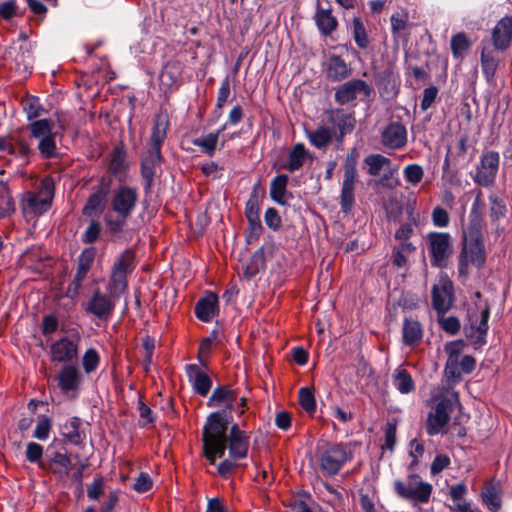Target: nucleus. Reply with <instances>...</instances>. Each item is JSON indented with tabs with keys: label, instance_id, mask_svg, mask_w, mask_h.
Returning <instances> with one entry per match:
<instances>
[{
	"label": "nucleus",
	"instance_id": "obj_1",
	"mask_svg": "<svg viewBox=\"0 0 512 512\" xmlns=\"http://www.w3.org/2000/svg\"><path fill=\"white\" fill-rule=\"evenodd\" d=\"M232 416L214 412L207 418L203 427V451L210 464H215L216 458H222L228 448L233 460L247 457L249 437L237 424L231 426L227 434L228 424Z\"/></svg>",
	"mask_w": 512,
	"mask_h": 512
},
{
	"label": "nucleus",
	"instance_id": "obj_2",
	"mask_svg": "<svg viewBox=\"0 0 512 512\" xmlns=\"http://www.w3.org/2000/svg\"><path fill=\"white\" fill-rule=\"evenodd\" d=\"M486 261L482 227L479 220H471L463 231L462 249L458 256L459 276L467 278L471 267L481 268Z\"/></svg>",
	"mask_w": 512,
	"mask_h": 512
},
{
	"label": "nucleus",
	"instance_id": "obj_3",
	"mask_svg": "<svg viewBox=\"0 0 512 512\" xmlns=\"http://www.w3.org/2000/svg\"><path fill=\"white\" fill-rule=\"evenodd\" d=\"M169 127L168 120L157 116L154 120L147 148L141 155V175L145 181V189L149 190L156 176L157 168L162 162L161 147Z\"/></svg>",
	"mask_w": 512,
	"mask_h": 512
},
{
	"label": "nucleus",
	"instance_id": "obj_4",
	"mask_svg": "<svg viewBox=\"0 0 512 512\" xmlns=\"http://www.w3.org/2000/svg\"><path fill=\"white\" fill-rule=\"evenodd\" d=\"M138 202V191L130 186H120L113 194L110 202L111 211L115 217L110 214L105 216V223L109 231L113 234L124 230L127 220L131 217Z\"/></svg>",
	"mask_w": 512,
	"mask_h": 512
},
{
	"label": "nucleus",
	"instance_id": "obj_5",
	"mask_svg": "<svg viewBox=\"0 0 512 512\" xmlns=\"http://www.w3.org/2000/svg\"><path fill=\"white\" fill-rule=\"evenodd\" d=\"M54 197V182L50 177L41 180L37 191L25 192L20 207L27 220L34 219L50 208Z\"/></svg>",
	"mask_w": 512,
	"mask_h": 512
},
{
	"label": "nucleus",
	"instance_id": "obj_6",
	"mask_svg": "<svg viewBox=\"0 0 512 512\" xmlns=\"http://www.w3.org/2000/svg\"><path fill=\"white\" fill-rule=\"evenodd\" d=\"M136 267L135 252L126 249L115 259L111 266L106 291L121 297L128 289V276Z\"/></svg>",
	"mask_w": 512,
	"mask_h": 512
},
{
	"label": "nucleus",
	"instance_id": "obj_7",
	"mask_svg": "<svg viewBox=\"0 0 512 512\" xmlns=\"http://www.w3.org/2000/svg\"><path fill=\"white\" fill-rule=\"evenodd\" d=\"M394 489L401 498L417 503H427L432 493V485L417 474L409 475L405 482L396 480Z\"/></svg>",
	"mask_w": 512,
	"mask_h": 512
},
{
	"label": "nucleus",
	"instance_id": "obj_8",
	"mask_svg": "<svg viewBox=\"0 0 512 512\" xmlns=\"http://www.w3.org/2000/svg\"><path fill=\"white\" fill-rule=\"evenodd\" d=\"M430 262L433 267H445L453 253L451 236L444 232H430L427 235Z\"/></svg>",
	"mask_w": 512,
	"mask_h": 512
},
{
	"label": "nucleus",
	"instance_id": "obj_9",
	"mask_svg": "<svg viewBox=\"0 0 512 512\" xmlns=\"http://www.w3.org/2000/svg\"><path fill=\"white\" fill-rule=\"evenodd\" d=\"M119 298L110 292L103 293L99 288H96L83 307L87 314H91L100 320H107L113 314Z\"/></svg>",
	"mask_w": 512,
	"mask_h": 512
},
{
	"label": "nucleus",
	"instance_id": "obj_10",
	"mask_svg": "<svg viewBox=\"0 0 512 512\" xmlns=\"http://www.w3.org/2000/svg\"><path fill=\"white\" fill-rule=\"evenodd\" d=\"M96 256L95 247L84 248L77 259L76 271L71 283L66 289V296L70 299H75L79 295L84 280L94 263Z\"/></svg>",
	"mask_w": 512,
	"mask_h": 512
},
{
	"label": "nucleus",
	"instance_id": "obj_11",
	"mask_svg": "<svg viewBox=\"0 0 512 512\" xmlns=\"http://www.w3.org/2000/svg\"><path fill=\"white\" fill-rule=\"evenodd\" d=\"M350 458V453L343 445H329L319 457L321 471L327 476L336 475Z\"/></svg>",
	"mask_w": 512,
	"mask_h": 512
},
{
	"label": "nucleus",
	"instance_id": "obj_12",
	"mask_svg": "<svg viewBox=\"0 0 512 512\" xmlns=\"http://www.w3.org/2000/svg\"><path fill=\"white\" fill-rule=\"evenodd\" d=\"M357 176L356 159L348 156L344 163V175L340 195V205L343 212L351 211L354 202V186Z\"/></svg>",
	"mask_w": 512,
	"mask_h": 512
},
{
	"label": "nucleus",
	"instance_id": "obj_13",
	"mask_svg": "<svg viewBox=\"0 0 512 512\" xmlns=\"http://www.w3.org/2000/svg\"><path fill=\"white\" fill-rule=\"evenodd\" d=\"M372 88L361 79H353L339 86L335 91V101L340 105H346L358 98L359 95L370 97Z\"/></svg>",
	"mask_w": 512,
	"mask_h": 512
},
{
	"label": "nucleus",
	"instance_id": "obj_14",
	"mask_svg": "<svg viewBox=\"0 0 512 512\" xmlns=\"http://www.w3.org/2000/svg\"><path fill=\"white\" fill-rule=\"evenodd\" d=\"M452 402L442 398L436 404L434 411L430 412L426 421V431L429 435H437L443 432L450 419Z\"/></svg>",
	"mask_w": 512,
	"mask_h": 512
},
{
	"label": "nucleus",
	"instance_id": "obj_15",
	"mask_svg": "<svg viewBox=\"0 0 512 512\" xmlns=\"http://www.w3.org/2000/svg\"><path fill=\"white\" fill-rule=\"evenodd\" d=\"M499 159L497 152L489 151L484 153L474 176L475 183L484 187L492 185L498 172Z\"/></svg>",
	"mask_w": 512,
	"mask_h": 512
},
{
	"label": "nucleus",
	"instance_id": "obj_16",
	"mask_svg": "<svg viewBox=\"0 0 512 512\" xmlns=\"http://www.w3.org/2000/svg\"><path fill=\"white\" fill-rule=\"evenodd\" d=\"M453 285L448 279H442L432 287V306L437 313H446L453 305Z\"/></svg>",
	"mask_w": 512,
	"mask_h": 512
},
{
	"label": "nucleus",
	"instance_id": "obj_17",
	"mask_svg": "<svg viewBox=\"0 0 512 512\" xmlns=\"http://www.w3.org/2000/svg\"><path fill=\"white\" fill-rule=\"evenodd\" d=\"M78 344L67 337H63L50 346V359L52 362L70 364L77 361Z\"/></svg>",
	"mask_w": 512,
	"mask_h": 512
},
{
	"label": "nucleus",
	"instance_id": "obj_18",
	"mask_svg": "<svg viewBox=\"0 0 512 512\" xmlns=\"http://www.w3.org/2000/svg\"><path fill=\"white\" fill-rule=\"evenodd\" d=\"M482 49H481V68L482 72L488 82H491L497 69L501 62L500 52H502L499 48L492 46L489 42L482 41Z\"/></svg>",
	"mask_w": 512,
	"mask_h": 512
},
{
	"label": "nucleus",
	"instance_id": "obj_19",
	"mask_svg": "<svg viewBox=\"0 0 512 512\" xmlns=\"http://www.w3.org/2000/svg\"><path fill=\"white\" fill-rule=\"evenodd\" d=\"M237 394L234 390L230 389L229 386H219L214 389L209 400V407H224L219 413L232 416L231 413L235 410V401Z\"/></svg>",
	"mask_w": 512,
	"mask_h": 512
},
{
	"label": "nucleus",
	"instance_id": "obj_20",
	"mask_svg": "<svg viewBox=\"0 0 512 512\" xmlns=\"http://www.w3.org/2000/svg\"><path fill=\"white\" fill-rule=\"evenodd\" d=\"M381 142L390 149H401L407 143L406 127L400 122H392L381 133Z\"/></svg>",
	"mask_w": 512,
	"mask_h": 512
},
{
	"label": "nucleus",
	"instance_id": "obj_21",
	"mask_svg": "<svg viewBox=\"0 0 512 512\" xmlns=\"http://www.w3.org/2000/svg\"><path fill=\"white\" fill-rule=\"evenodd\" d=\"M56 379L61 392H75L80 388L82 374L76 365L66 364L61 368Z\"/></svg>",
	"mask_w": 512,
	"mask_h": 512
},
{
	"label": "nucleus",
	"instance_id": "obj_22",
	"mask_svg": "<svg viewBox=\"0 0 512 512\" xmlns=\"http://www.w3.org/2000/svg\"><path fill=\"white\" fill-rule=\"evenodd\" d=\"M512 41V17H503L492 30V46L505 51Z\"/></svg>",
	"mask_w": 512,
	"mask_h": 512
},
{
	"label": "nucleus",
	"instance_id": "obj_23",
	"mask_svg": "<svg viewBox=\"0 0 512 512\" xmlns=\"http://www.w3.org/2000/svg\"><path fill=\"white\" fill-rule=\"evenodd\" d=\"M186 374L192 387L199 395L206 396L209 393L212 387V380L198 365H187Z\"/></svg>",
	"mask_w": 512,
	"mask_h": 512
},
{
	"label": "nucleus",
	"instance_id": "obj_24",
	"mask_svg": "<svg viewBox=\"0 0 512 512\" xmlns=\"http://www.w3.org/2000/svg\"><path fill=\"white\" fill-rule=\"evenodd\" d=\"M0 151L21 158H28L33 154V150L27 141L20 136L0 137Z\"/></svg>",
	"mask_w": 512,
	"mask_h": 512
},
{
	"label": "nucleus",
	"instance_id": "obj_25",
	"mask_svg": "<svg viewBox=\"0 0 512 512\" xmlns=\"http://www.w3.org/2000/svg\"><path fill=\"white\" fill-rule=\"evenodd\" d=\"M218 313V296L208 293L195 305V315L203 322H210Z\"/></svg>",
	"mask_w": 512,
	"mask_h": 512
},
{
	"label": "nucleus",
	"instance_id": "obj_26",
	"mask_svg": "<svg viewBox=\"0 0 512 512\" xmlns=\"http://www.w3.org/2000/svg\"><path fill=\"white\" fill-rule=\"evenodd\" d=\"M403 343L407 346L414 347L418 345L423 338V328L416 319L405 318L402 327Z\"/></svg>",
	"mask_w": 512,
	"mask_h": 512
},
{
	"label": "nucleus",
	"instance_id": "obj_27",
	"mask_svg": "<svg viewBox=\"0 0 512 512\" xmlns=\"http://www.w3.org/2000/svg\"><path fill=\"white\" fill-rule=\"evenodd\" d=\"M47 465L46 470L51 471L58 479L63 480L70 473L71 459L66 454L55 452Z\"/></svg>",
	"mask_w": 512,
	"mask_h": 512
},
{
	"label": "nucleus",
	"instance_id": "obj_28",
	"mask_svg": "<svg viewBox=\"0 0 512 512\" xmlns=\"http://www.w3.org/2000/svg\"><path fill=\"white\" fill-rule=\"evenodd\" d=\"M315 22L322 35L328 36L337 29L338 21L331 9L317 8Z\"/></svg>",
	"mask_w": 512,
	"mask_h": 512
},
{
	"label": "nucleus",
	"instance_id": "obj_29",
	"mask_svg": "<svg viewBox=\"0 0 512 512\" xmlns=\"http://www.w3.org/2000/svg\"><path fill=\"white\" fill-rule=\"evenodd\" d=\"M482 499L488 509L492 512H497L501 508V495L498 484L488 481L484 484L482 490Z\"/></svg>",
	"mask_w": 512,
	"mask_h": 512
},
{
	"label": "nucleus",
	"instance_id": "obj_30",
	"mask_svg": "<svg viewBox=\"0 0 512 512\" xmlns=\"http://www.w3.org/2000/svg\"><path fill=\"white\" fill-rule=\"evenodd\" d=\"M182 72V64L177 60H171L163 67L160 81L163 85L171 87L180 81Z\"/></svg>",
	"mask_w": 512,
	"mask_h": 512
},
{
	"label": "nucleus",
	"instance_id": "obj_31",
	"mask_svg": "<svg viewBox=\"0 0 512 512\" xmlns=\"http://www.w3.org/2000/svg\"><path fill=\"white\" fill-rule=\"evenodd\" d=\"M309 156V152L305 148L304 144H295L289 152L287 164L283 166L289 172H295L299 170L306 158Z\"/></svg>",
	"mask_w": 512,
	"mask_h": 512
},
{
	"label": "nucleus",
	"instance_id": "obj_32",
	"mask_svg": "<svg viewBox=\"0 0 512 512\" xmlns=\"http://www.w3.org/2000/svg\"><path fill=\"white\" fill-rule=\"evenodd\" d=\"M392 383L401 394H409L415 390V383L410 373L401 367L394 371Z\"/></svg>",
	"mask_w": 512,
	"mask_h": 512
},
{
	"label": "nucleus",
	"instance_id": "obj_33",
	"mask_svg": "<svg viewBox=\"0 0 512 512\" xmlns=\"http://www.w3.org/2000/svg\"><path fill=\"white\" fill-rule=\"evenodd\" d=\"M54 126L55 122L52 119H36L27 125V130L31 138L40 139L55 133Z\"/></svg>",
	"mask_w": 512,
	"mask_h": 512
},
{
	"label": "nucleus",
	"instance_id": "obj_34",
	"mask_svg": "<svg viewBox=\"0 0 512 512\" xmlns=\"http://www.w3.org/2000/svg\"><path fill=\"white\" fill-rule=\"evenodd\" d=\"M81 421L78 417L70 418L63 426V436L68 442L79 446L83 443L85 435L80 431Z\"/></svg>",
	"mask_w": 512,
	"mask_h": 512
},
{
	"label": "nucleus",
	"instance_id": "obj_35",
	"mask_svg": "<svg viewBox=\"0 0 512 512\" xmlns=\"http://www.w3.org/2000/svg\"><path fill=\"white\" fill-rule=\"evenodd\" d=\"M106 194L107 192L103 187H98L97 190L89 196L82 213L89 217L100 213L103 209Z\"/></svg>",
	"mask_w": 512,
	"mask_h": 512
},
{
	"label": "nucleus",
	"instance_id": "obj_36",
	"mask_svg": "<svg viewBox=\"0 0 512 512\" xmlns=\"http://www.w3.org/2000/svg\"><path fill=\"white\" fill-rule=\"evenodd\" d=\"M446 351L449 356L445 366V373L449 377H460L461 370L458 367V357L460 354V344L457 342H451L446 345Z\"/></svg>",
	"mask_w": 512,
	"mask_h": 512
},
{
	"label": "nucleus",
	"instance_id": "obj_37",
	"mask_svg": "<svg viewBox=\"0 0 512 512\" xmlns=\"http://www.w3.org/2000/svg\"><path fill=\"white\" fill-rule=\"evenodd\" d=\"M334 136L333 129L320 126L307 134L310 143L318 149H325L331 143Z\"/></svg>",
	"mask_w": 512,
	"mask_h": 512
},
{
	"label": "nucleus",
	"instance_id": "obj_38",
	"mask_svg": "<svg viewBox=\"0 0 512 512\" xmlns=\"http://www.w3.org/2000/svg\"><path fill=\"white\" fill-rule=\"evenodd\" d=\"M350 70L346 62L340 56L329 58L327 65V77L333 81H340L349 75Z\"/></svg>",
	"mask_w": 512,
	"mask_h": 512
},
{
	"label": "nucleus",
	"instance_id": "obj_39",
	"mask_svg": "<svg viewBox=\"0 0 512 512\" xmlns=\"http://www.w3.org/2000/svg\"><path fill=\"white\" fill-rule=\"evenodd\" d=\"M288 176L281 174L276 176L270 185V196L271 198L280 205L287 204L286 192H287Z\"/></svg>",
	"mask_w": 512,
	"mask_h": 512
},
{
	"label": "nucleus",
	"instance_id": "obj_40",
	"mask_svg": "<svg viewBox=\"0 0 512 512\" xmlns=\"http://www.w3.org/2000/svg\"><path fill=\"white\" fill-rule=\"evenodd\" d=\"M331 120L339 129L341 136L352 132L356 124V120L352 114H346L341 110L333 111L331 113Z\"/></svg>",
	"mask_w": 512,
	"mask_h": 512
},
{
	"label": "nucleus",
	"instance_id": "obj_41",
	"mask_svg": "<svg viewBox=\"0 0 512 512\" xmlns=\"http://www.w3.org/2000/svg\"><path fill=\"white\" fill-rule=\"evenodd\" d=\"M265 268L264 248L260 247L251 256L249 262L244 267V275L250 279L253 278L260 270Z\"/></svg>",
	"mask_w": 512,
	"mask_h": 512
},
{
	"label": "nucleus",
	"instance_id": "obj_42",
	"mask_svg": "<svg viewBox=\"0 0 512 512\" xmlns=\"http://www.w3.org/2000/svg\"><path fill=\"white\" fill-rule=\"evenodd\" d=\"M22 106L29 121L36 120L46 112L45 108L36 97H26L22 100Z\"/></svg>",
	"mask_w": 512,
	"mask_h": 512
},
{
	"label": "nucleus",
	"instance_id": "obj_43",
	"mask_svg": "<svg viewBox=\"0 0 512 512\" xmlns=\"http://www.w3.org/2000/svg\"><path fill=\"white\" fill-rule=\"evenodd\" d=\"M56 135L57 132L38 139L37 148L42 158L50 159L57 156Z\"/></svg>",
	"mask_w": 512,
	"mask_h": 512
},
{
	"label": "nucleus",
	"instance_id": "obj_44",
	"mask_svg": "<svg viewBox=\"0 0 512 512\" xmlns=\"http://www.w3.org/2000/svg\"><path fill=\"white\" fill-rule=\"evenodd\" d=\"M15 211L14 201L6 184L0 182V219Z\"/></svg>",
	"mask_w": 512,
	"mask_h": 512
},
{
	"label": "nucleus",
	"instance_id": "obj_45",
	"mask_svg": "<svg viewBox=\"0 0 512 512\" xmlns=\"http://www.w3.org/2000/svg\"><path fill=\"white\" fill-rule=\"evenodd\" d=\"M490 316V309L488 306H485L480 314L471 312L469 315L471 327L476 329L480 335H486L489 325L488 320Z\"/></svg>",
	"mask_w": 512,
	"mask_h": 512
},
{
	"label": "nucleus",
	"instance_id": "obj_46",
	"mask_svg": "<svg viewBox=\"0 0 512 512\" xmlns=\"http://www.w3.org/2000/svg\"><path fill=\"white\" fill-rule=\"evenodd\" d=\"M43 452L44 449L42 445L36 442H29L26 446V459L30 463H36L39 468L46 470L48 468V465L47 463L42 461Z\"/></svg>",
	"mask_w": 512,
	"mask_h": 512
},
{
	"label": "nucleus",
	"instance_id": "obj_47",
	"mask_svg": "<svg viewBox=\"0 0 512 512\" xmlns=\"http://www.w3.org/2000/svg\"><path fill=\"white\" fill-rule=\"evenodd\" d=\"M450 46L453 56L460 58L469 50L471 43L464 32H459L452 36Z\"/></svg>",
	"mask_w": 512,
	"mask_h": 512
},
{
	"label": "nucleus",
	"instance_id": "obj_48",
	"mask_svg": "<svg viewBox=\"0 0 512 512\" xmlns=\"http://www.w3.org/2000/svg\"><path fill=\"white\" fill-rule=\"evenodd\" d=\"M218 139V134L211 132L202 138L194 139L193 144L201 148L203 153L212 157L216 151Z\"/></svg>",
	"mask_w": 512,
	"mask_h": 512
},
{
	"label": "nucleus",
	"instance_id": "obj_49",
	"mask_svg": "<svg viewBox=\"0 0 512 512\" xmlns=\"http://www.w3.org/2000/svg\"><path fill=\"white\" fill-rule=\"evenodd\" d=\"M353 24V37L357 46L361 49H365L369 46V38L366 32V28L360 18H354Z\"/></svg>",
	"mask_w": 512,
	"mask_h": 512
},
{
	"label": "nucleus",
	"instance_id": "obj_50",
	"mask_svg": "<svg viewBox=\"0 0 512 512\" xmlns=\"http://www.w3.org/2000/svg\"><path fill=\"white\" fill-rule=\"evenodd\" d=\"M391 31L394 38H399L403 35L411 24L408 22L407 14L395 13L390 18Z\"/></svg>",
	"mask_w": 512,
	"mask_h": 512
},
{
	"label": "nucleus",
	"instance_id": "obj_51",
	"mask_svg": "<svg viewBox=\"0 0 512 512\" xmlns=\"http://www.w3.org/2000/svg\"><path fill=\"white\" fill-rule=\"evenodd\" d=\"M364 161L368 165V174L371 176L379 175L382 168L390 163V159L380 154L369 155Z\"/></svg>",
	"mask_w": 512,
	"mask_h": 512
},
{
	"label": "nucleus",
	"instance_id": "obj_52",
	"mask_svg": "<svg viewBox=\"0 0 512 512\" xmlns=\"http://www.w3.org/2000/svg\"><path fill=\"white\" fill-rule=\"evenodd\" d=\"M490 201V217L493 222L505 217L507 208L504 201L496 194L489 196Z\"/></svg>",
	"mask_w": 512,
	"mask_h": 512
},
{
	"label": "nucleus",
	"instance_id": "obj_53",
	"mask_svg": "<svg viewBox=\"0 0 512 512\" xmlns=\"http://www.w3.org/2000/svg\"><path fill=\"white\" fill-rule=\"evenodd\" d=\"M245 216L247 220L260 218L259 192L257 188L252 190L249 199L246 202Z\"/></svg>",
	"mask_w": 512,
	"mask_h": 512
},
{
	"label": "nucleus",
	"instance_id": "obj_54",
	"mask_svg": "<svg viewBox=\"0 0 512 512\" xmlns=\"http://www.w3.org/2000/svg\"><path fill=\"white\" fill-rule=\"evenodd\" d=\"M105 490V479L102 475L97 474L92 483L87 485V496L90 500H98Z\"/></svg>",
	"mask_w": 512,
	"mask_h": 512
},
{
	"label": "nucleus",
	"instance_id": "obj_55",
	"mask_svg": "<svg viewBox=\"0 0 512 512\" xmlns=\"http://www.w3.org/2000/svg\"><path fill=\"white\" fill-rule=\"evenodd\" d=\"M299 404L308 413H312L316 409V401L313 391L308 387H302L299 390Z\"/></svg>",
	"mask_w": 512,
	"mask_h": 512
},
{
	"label": "nucleus",
	"instance_id": "obj_56",
	"mask_svg": "<svg viewBox=\"0 0 512 512\" xmlns=\"http://www.w3.org/2000/svg\"><path fill=\"white\" fill-rule=\"evenodd\" d=\"M100 363L98 352L94 348L88 349L82 358L83 369L87 374L94 372Z\"/></svg>",
	"mask_w": 512,
	"mask_h": 512
},
{
	"label": "nucleus",
	"instance_id": "obj_57",
	"mask_svg": "<svg viewBox=\"0 0 512 512\" xmlns=\"http://www.w3.org/2000/svg\"><path fill=\"white\" fill-rule=\"evenodd\" d=\"M403 175L407 182L412 185H417L423 179L424 170L418 164H409L404 168Z\"/></svg>",
	"mask_w": 512,
	"mask_h": 512
},
{
	"label": "nucleus",
	"instance_id": "obj_58",
	"mask_svg": "<svg viewBox=\"0 0 512 512\" xmlns=\"http://www.w3.org/2000/svg\"><path fill=\"white\" fill-rule=\"evenodd\" d=\"M229 96H230V81H229V77L227 76L221 81V85L218 90L217 102H216V110L219 111L218 116L221 115V110L226 105Z\"/></svg>",
	"mask_w": 512,
	"mask_h": 512
},
{
	"label": "nucleus",
	"instance_id": "obj_59",
	"mask_svg": "<svg viewBox=\"0 0 512 512\" xmlns=\"http://www.w3.org/2000/svg\"><path fill=\"white\" fill-rule=\"evenodd\" d=\"M52 427L51 420L46 416H41L35 427L33 437L38 440H46Z\"/></svg>",
	"mask_w": 512,
	"mask_h": 512
},
{
	"label": "nucleus",
	"instance_id": "obj_60",
	"mask_svg": "<svg viewBox=\"0 0 512 512\" xmlns=\"http://www.w3.org/2000/svg\"><path fill=\"white\" fill-rule=\"evenodd\" d=\"M125 168V154L121 150H115L110 158L109 171L118 174Z\"/></svg>",
	"mask_w": 512,
	"mask_h": 512
},
{
	"label": "nucleus",
	"instance_id": "obj_61",
	"mask_svg": "<svg viewBox=\"0 0 512 512\" xmlns=\"http://www.w3.org/2000/svg\"><path fill=\"white\" fill-rule=\"evenodd\" d=\"M101 225L99 222L92 220L82 235V241L87 244L96 242L100 236Z\"/></svg>",
	"mask_w": 512,
	"mask_h": 512
},
{
	"label": "nucleus",
	"instance_id": "obj_62",
	"mask_svg": "<svg viewBox=\"0 0 512 512\" xmlns=\"http://www.w3.org/2000/svg\"><path fill=\"white\" fill-rule=\"evenodd\" d=\"M248 230L246 234L247 243L251 244L257 241L263 231V227L261 224V220L259 219H250L248 220Z\"/></svg>",
	"mask_w": 512,
	"mask_h": 512
},
{
	"label": "nucleus",
	"instance_id": "obj_63",
	"mask_svg": "<svg viewBox=\"0 0 512 512\" xmlns=\"http://www.w3.org/2000/svg\"><path fill=\"white\" fill-rule=\"evenodd\" d=\"M439 324L441 326V328L451 334V335H454L456 334L459 330H460V321L457 317H454V316H449V317H444V316H441L439 317Z\"/></svg>",
	"mask_w": 512,
	"mask_h": 512
},
{
	"label": "nucleus",
	"instance_id": "obj_64",
	"mask_svg": "<svg viewBox=\"0 0 512 512\" xmlns=\"http://www.w3.org/2000/svg\"><path fill=\"white\" fill-rule=\"evenodd\" d=\"M18 5L16 0H7L0 3V17L5 21H10L17 15Z\"/></svg>",
	"mask_w": 512,
	"mask_h": 512
}]
</instances>
